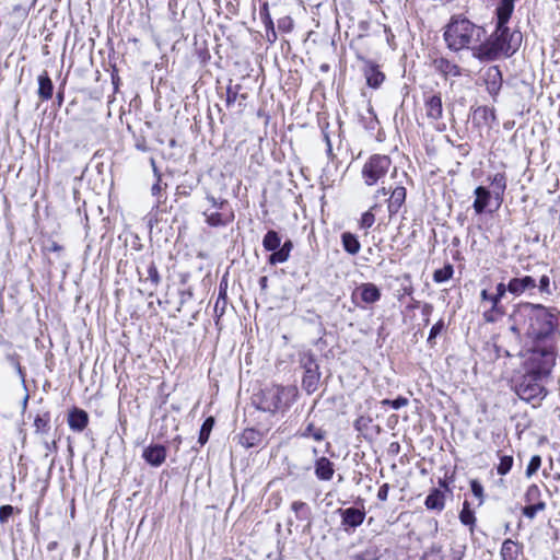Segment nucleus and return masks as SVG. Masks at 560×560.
Here are the masks:
<instances>
[{"label":"nucleus","instance_id":"obj_45","mask_svg":"<svg viewBox=\"0 0 560 560\" xmlns=\"http://www.w3.org/2000/svg\"><path fill=\"white\" fill-rule=\"evenodd\" d=\"M7 360L10 363V365L13 366L16 370V372H18L20 378H21V382L23 384H25V374H24V371H23V369L21 366V363H20V360H19V355H16V354H7Z\"/></svg>","mask_w":560,"mask_h":560},{"label":"nucleus","instance_id":"obj_20","mask_svg":"<svg viewBox=\"0 0 560 560\" xmlns=\"http://www.w3.org/2000/svg\"><path fill=\"white\" fill-rule=\"evenodd\" d=\"M476 198L472 203V208L477 214H481L485 212L488 207L493 192L483 186H478L474 191Z\"/></svg>","mask_w":560,"mask_h":560},{"label":"nucleus","instance_id":"obj_21","mask_svg":"<svg viewBox=\"0 0 560 560\" xmlns=\"http://www.w3.org/2000/svg\"><path fill=\"white\" fill-rule=\"evenodd\" d=\"M262 434L253 428L245 429L238 438V443L245 447H257L262 443Z\"/></svg>","mask_w":560,"mask_h":560},{"label":"nucleus","instance_id":"obj_39","mask_svg":"<svg viewBox=\"0 0 560 560\" xmlns=\"http://www.w3.org/2000/svg\"><path fill=\"white\" fill-rule=\"evenodd\" d=\"M453 266L447 264L443 268L436 269L433 273V280L436 283H442L450 280L453 276Z\"/></svg>","mask_w":560,"mask_h":560},{"label":"nucleus","instance_id":"obj_28","mask_svg":"<svg viewBox=\"0 0 560 560\" xmlns=\"http://www.w3.org/2000/svg\"><path fill=\"white\" fill-rule=\"evenodd\" d=\"M341 243L343 249L350 255H357L361 249V244L358 237L350 232L342 233Z\"/></svg>","mask_w":560,"mask_h":560},{"label":"nucleus","instance_id":"obj_25","mask_svg":"<svg viewBox=\"0 0 560 560\" xmlns=\"http://www.w3.org/2000/svg\"><path fill=\"white\" fill-rule=\"evenodd\" d=\"M428 510L441 512L445 506V493L440 489H433L428 494L424 501Z\"/></svg>","mask_w":560,"mask_h":560},{"label":"nucleus","instance_id":"obj_47","mask_svg":"<svg viewBox=\"0 0 560 560\" xmlns=\"http://www.w3.org/2000/svg\"><path fill=\"white\" fill-rule=\"evenodd\" d=\"M445 328V323L443 319L438 320L431 328L428 342L434 343V339L442 332V330Z\"/></svg>","mask_w":560,"mask_h":560},{"label":"nucleus","instance_id":"obj_26","mask_svg":"<svg viewBox=\"0 0 560 560\" xmlns=\"http://www.w3.org/2000/svg\"><path fill=\"white\" fill-rule=\"evenodd\" d=\"M320 380L319 368H314L311 372H304L302 387L307 394H313L318 388Z\"/></svg>","mask_w":560,"mask_h":560},{"label":"nucleus","instance_id":"obj_3","mask_svg":"<svg viewBox=\"0 0 560 560\" xmlns=\"http://www.w3.org/2000/svg\"><path fill=\"white\" fill-rule=\"evenodd\" d=\"M522 35L518 32H511L508 26L497 25L495 31L482 39L479 47L475 49V58L480 61H492L501 56L509 57L520 47Z\"/></svg>","mask_w":560,"mask_h":560},{"label":"nucleus","instance_id":"obj_8","mask_svg":"<svg viewBox=\"0 0 560 560\" xmlns=\"http://www.w3.org/2000/svg\"><path fill=\"white\" fill-rule=\"evenodd\" d=\"M545 376L525 372L516 385V394L526 401L542 400L547 395L542 381Z\"/></svg>","mask_w":560,"mask_h":560},{"label":"nucleus","instance_id":"obj_15","mask_svg":"<svg viewBox=\"0 0 560 560\" xmlns=\"http://www.w3.org/2000/svg\"><path fill=\"white\" fill-rule=\"evenodd\" d=\"M142 457L151 466L159 467L165 462L166 448L160 444L149 445L143 450Z\"/></svg>","mask_w":560,"mask_h":560},{"label":"nucleus","instance_id":"obj_42","mask_svg":"<svg viewBox=\"0 0 560 560\" xmlns=\"http://www.w3.org/2000/svg\"><path fill=\"white\" fill-rule=\"evenodd\" d=\"M376 208V205H374L373 207H371L370 210L365 211L362 215H361V219H360V222H359V225L361 229H364V230H368L370 229L374 222H375V215L374 213L372 212L373 209Z\"/></svg>","mask_w":560,"mask_h":560},{"label":"nucleus","instance_id":"obj_27","mask_svg":"<svg viewBox=\"0 0 560 560\" xmlns=\"http://www.w3.org/2000/svg\"><path fill=\"white\" fill-rule=\"evenodd\" d=\"M491 184L493 186V197L498 202V207L503 201L504 191L506 189V176L504 173H497L491 177Z\"/></svg>","mask_w":560,"mask_h":560},{"label":"nucleus","instance_id":"obj_48","mask_svg":"<svg viewBox=\"0 0 560 560\" xmlns=\"http://www.w3.org/2000/svg\"><path fill=\"white\" fill-rule=\"evenodd\" d=\"M470 489L472 494L479 500V505L483 503V487L482 485L477 480L472 479L470 481Z\"/></svg>","mask_w":560,"mask_h":560},{"label":"nucleus","instance_id":"obj_56","mask_svg":"<svg viewBox=\"0 0 560 560\" xmlns=\"http://www.w3.org/2000/svg\"><path fill=\"white\" fill-rule=\"evenodd\" d=\"M259 15H260L261 21L267 20L268 18H271V15H270V13H269V5H268V2H265V3L260 7Z\"/></svg>","mask_w":560,"mask_h":560},{"label":"nucleus","instance_id":"obj_30","mask_svg":"<svg viewBox=\"0 0 560 560\" xmlns=\"http://www.w3.org/2000/svg\"><path fill=\"white\" fill-rule=\"evenodd\" d=\"M520 552L518 545L511 539L503 541L501 556L503 560H516Z\"/></svg>","mask_w":560,"mask_h":560},{"label":"nucleus","instance_id":"obj_58","mask_svg":"<svg viewBox=\"0 0 560 560\" xmlns=\"http://www.w3.org/2000/svg\"><path fill=\"white\" fill-rule=\"evenodd\" d=\"M266 40L270 44H273L277 40L276 30L266 31Z\"/></svg>","mask_w":560,"mask_h":560},{"label":"nucleus","instance_id":"obj_37","mask_svg":"<svg viewBox=\"0 0 560 560\" xmlns=\"http://www.w3.org/2000/svg\"><path fill=\"white\" fill-rule=\"evenodd\" d=\"M524 500L526 503H539L544 502L541 500V491L539 487L535 483L527 487L526 492L524 494Z\"/></svg>","mask_w":560,"mask_h":560},{"label":"nucleus","instance_id":"obj_57","mask_svg":"<svg viewBox=\"0 0 560 560\" xmlns=\"http://www.w3.org/2000/svg\"><path fill=\"white\" fill-rule=\"evenodd\" d=\"M370 420L365 419L364 417H360L355 420L354 422V428L358 430V431H361L363 427L366 425V423L369 422Z\"/></svg>","mask_w":560,"mask_h":560},{"label":"nucleus","instance_id":"obj_13","mask_svg":"<svg viewBox=\"0 0 560 560\" xmlns=\"http://www.w3.org/2000/svg\"><path fill=\"white\" fill-rule=\"evenodd\" d=\"M423 105L427 118L432 122H438L443 117V104L440 92H424Z\"/></svg>","mask_w":560,"mask_h":560},{"label":"nucleus","instance_id":"obj_31","mask_svg":"<svg viewBox=\"0 0 560 560\" xmlns=\"http://www.w3.org/2000/svg\"><path fill=\"white\" fill-rule=\"evenodd\" d=\"M89 422L88 413L78 408H72V430L82 431Z\"/></svg>","mask_w":560,"mask_h":560},{"label":"nucleus","instance_id":"obj_14","mask_svg":"<svg viewBox=\"0 0 560 560\" xmlns=\"http://www.w3.org/2000/svg\"><path fill=\"white\" fill-rule=\"evenodd\" d=\"M485 84L490 95L494 97L499 94L502 86V73L498 66H491L486 70Z\"/></svg>","mask_w":560,"mask_h":560},{"label":"nucleus","instance_id":"obj_22","mask_svg":"<svg viewBox=\"0 0 560 560\" xmlns=\"http://www.w3.org/2000/svg\"><path fill=\"white\" fill-rule=\"evenodd\" d=\"M406 195V188L402 186H398L392 191L387 206L389 217L398 213L401 206L405 203Z\"/></svg>","mask_w":560,"mask_h":560},{"label":"nucleus","instance_id":"obj_23","mask_svg":"<svg viewBox=\"0 0 560 560\" xmlns=\"http://www.w3.org/2000/svg\"><path fill=\"white\" fill-rule=\"evenodd\" d=\"M514 11V0H500L497 9V25L506 26Z\"/></svg>","mask_w":560,"mask_h":560},{"label":"nucleus","instance_id":"obj_32","mask_svg":"<svg viewBox=\"0 0 560 560\" xmlns=\"http://www.w3.org/2000/svg\"><path fill=\"white\" fill-rule=\"evenodd\" d=\"M35 432L39 434L47 433L50 430V417L47 412L37 413L34 418Z\"/></svg>","mask_w":560,"mask_h":560},{"label":"nucleus","instance_id":"obj_52","mask_svg":"<svg viewBox=\"0 0 560 560\" xmlns=\"http://www.w3.org/2000/svg\"><path fill=\"white\" fill-rule=\"evenodd\" d=\"M152 164H153L154 174L156 176V183L152 186L151 194L153 196H159L161 190H162V187H161V175L159 174L158 168L154 166V161H152Z\"/></svg>","mask_w":560,"mask_h":560},{"label":"nucleus","instance_id":"obj_49","mask_svg":"<svg viewBox=\"0 0 560 560\" xmlns=\"http://www.w3.org/2000/svg\"><path fill=\"white\" fill-rule=\"evenodd\" d=\"M14 508L12 505L0 506V523L5 524L9 518L13 515Z\"/></svg>","mask_w":560,"mask_h":560},{"label":"nucleus","instance_id":"obj_5","mask_svg":"<svg viewBox=\"0 0 560 560\" xmlns=\"http://www.w3.org/2000/svg\"><path fill=\"white\" fill-rule=\"evenodd\" d=\"M296 397L298 388L295 386L271 384L256 394L253 401L261 411L283 413L292 406Z\"/></svg>","mask_w":560,"mask_h":560},{"label":"nucleus","instance_id":"obj_17","mask_svg":"<svg viewBox=\"0 0 560 560\" xmlns=\"http://www.w3.org/2000/svg\"><path fill=\"white\" fill-rule=\"evenodd\" d=\"M537 287L536 281L530 276H524L521 278H512L510 280V293L514 296H520L528 290H533Z\"/></svg>","mask_w":560,"mask_h":560},{"label":"nucleus","instance_id":"obj_38","mask_svg":"<svg viewBox=\"0 0 560 560\" xmlns=\"http://www.w3.org/2000/svg\"><path fill=\"white\" fill-rule=\"evenodd\" d=\"M213 425H214V419L212 417H209L203 421V423L200 428L199 438H198V441L201 445H203L208 442Z\"/></svg>","mask_w":560,"mask_h":560},{"label":"nucleus","instance_id":"obj_51","mask_svg":"<svg viewBox=\"0 0 560 560\" xmlns=\"http://www.w3.org/2000/svg\"><path fill=\"white\" fill-rule=\"evenodd\" d=\"M293 26V21L290 16H284L278 21V28L285 33L290 32Z\"/></svg>","mask_w":560,"mask_h":560},{"label":"nucleus","instance_id":"obj_1","mask_svg":"<svg viewBox=\"0 0 560 560\" xmlns=\"http://www.w3.org/2000/svg\"><path fill=\"white\" fill-rule=\"evenodd\" d=\"M560 313L556 308L541 304L521 303L510 315V330L521 338L525 335L527 342H556V329Z\"/></svg>","mask_w":560,"mask_h":560},{"label":"nucleus","instance_id":"obj_16","mask_svg":"<svg viewBox=\"0 0 560 560\" xmlns=\"http://www.w3.org/2000/svg\"><path fill=\"white\" fill-rule=\"evenodd\" d=\"M363 72L370 88L377 89L385 80V74L370 60H364Z\"/></svg>","mask_w":560,"mask_h":560},{"label":"nucleus","instance_id":"obj_6","mask_svg":"<svg viewBox=\"0 0 560 560\" xmlns=\"http://www.w3.org/2000/svg\"><path fill=\"white\" fill-rule=\"evenodd\" d=\"M206 200L208 207L203 209L202 215L209 226H226L233 222L234 212L226 199L215 198L213 195L207 194Z\"/></svg>","mask_w":560,"mask_h":560},{"label":"nucleus","instance_id":"obj_53","mask_svg":"<svg viewBox=\"0 0 560 560\" xmlns=\"http://www.w3.org/2000/svg\"><path fill=\"white\" fill-rule=\"evenodd\" d=\"M409 404V400L406 397L399 396L396 399H393L390 402V407L395 410H398Z\"/></svg>","mask_w":560,"mask_h":560},{"label":"nucleus","instance_id":"obj_62","mask_svg":"<svg viewBox=\"0 0 560 560\" xmlns=\"http://www.w3.org/2000/svg\"><path fill=\"white\" fill-rule=\"evenodd\" d=\"M482 306L485 307L482 314H486L492 310V303H486V304H482Z\"/></svg>","mask_w":560,"mask_h":560},{"label":"nucleus","instance_id":"obj_24","mask_svg":"<svg viewBox=\"0 0 560 560\" xmlns=\"http://www.w3.org/2000/svg\"><path fill=\"white\" fill-rule=\"evenodd\" d=\"M357 291L360 294L361 300L368 304L375 303L381 299L380 289L371 282L362 283L358 287Z\"/></svg>","mask_w":560,"mask_h":560},{"label":"nucleus","instance_id":"obj_33","mask_svg":"<svg viewBox=\"0 0 560 560\" xmlns=\"http://www.w3.org/2000/svg\"><path fill=\"white\" fill-rule=\"evenodd\" d=\"M291 510L300 521H307L311 517V508L302 501H294L291 504Z\"/></svg>","mask_w":560,"mask_h":560},{"label":"nucleus","instance_id":"obj_61","mask_svg":"<svg viewBox=\"0 0 560 560\" xmlns=\"http://www.w3.org/2000/svg\"><path fill=\"white\" fill-rule=\"evenodd\" d=\"M267 282H268V278L266 276H264L259 279V284H260L261 289L267 288Z\"/></svg>","mask_w":560,"mask_h":560},{"label":"nucleus","instance_id":"obj_60","mask_svg":"<svg viewBox=\"0 0 560 560\" xmlns=\"http://www.w3.org/2000/svg\"><path fill=\"white\" fill-rule=\"evenodd\" d=\"M385 195H387V189H386L385 187H382V188H380V189H377V190H376V192H375V196H374V197H375V198H378V197H381V196H385Z\"/></svg>","mask_w":560,"mask_h":560},{"label":"nucleus","instance_id":"obj_55","mask_svg":"<svg viewBox=\"0 0 560 560\" xmlns=\"http://www.w3.org/2000/svg\"><path fill=\"white\" fill-rule=\"evenodd\" d=\"M433 312V305L432 304H429V303H425L422 307V315L424 317V323L425 324H429L430 322V315L431 313Z\"/></svg>","mask_w":560,"mask_h":560},{"label":"nucleus","instance_id":"obj_35","mask_svg":"<svg viewBox=\"0 0 560 560\" xmlns=\"http://www.w3.org/2000/svg\"><path fill=\"white\" fill-rule=\"evenodd\" d=\"M459 521L462 522V524H464L466 526L472 527L475 525V522H476L475 513L470 509V504L468 501H464V503H463V509L459 513Z\"/></svg>","mask_w":560,"mask_h":560},{"label":"nucleus","instance_id":"obj_43","mask_svg":"<svg viewBox=\"0 0 560 560\" xmlns=\"http://www.w3.org/2000/svg\"><path fill=\"white\" fill-rule=\"evenodd\" d=\"M300 363L304 369V372H311L314 368H319L314 355L310 352L301 355Z\"/></svg>","mask_w":560,"mask_h":560},{"label":"nucleus","instance_id":"obj_18","mask_svg":"<svg viewBox=\"0 0 560 560\" xmlns=\"http://www.w3.org/2000/svg\"><path fill=\"white\" fill-rule=\"evenodd\" d=\"M314 469L316 478L322 481H329L335 474L334 463L324 456L315 460Z\"/></svg>","mask_w":560,"mask_h":560},{"label":"nucleus","instance_id":"obj_12","mask_svg":"<svg viewBox=\"0 0 560 560\" xmlns=\"http://www.w3.org/2000/svg\"><path fill=\"white\" fill-rule=\"evenodd\" d=\"M139 280L142 284L141 292L152 296L156 291L161 277L154 261H150L144 267H138Z\"/></svg>","mask_w":560,"mask_h":560},{"label":"nucleus","instance_id":"obj_29","mask_svg":"<svg viewBox=\"0 0 560 560\" xmlns=\"http://www.w3.org/2000/svg\"><path fill=\"white\" fill-rule=\"evenodd\" d=\"M52 82L46 72L38 77V95L43 101L49 100L52 96Z\"/></svg>","mask_w":560,"mask_h":560},{"label":"nucleus","instance_id":"obj_9","mask_svg":"<svg viewBox=\"0 0 560 560\" xmlns=\"http://www.w3.org/2000/svg\"><path fill=\"white\" fill-rule=\"evenodd\" d=\"M392 166V160L387 155L373 154L364 163L361 175L366 186H374L382 180Z\"/></svg>","mask_w":560,"mask_h":560},{"label":"nucleus","instance_id":"obj_54","mask_svg":"<svg viewBox=\"0 0 560 560\" xmlns=\"http://www.w3.org/2000/svg\"><path fill=\"white\" fill-rule=\"evenodd\" d=\"M388 492H389V485L388 483L382 485L377 491V499L383 502L386 501L388 498Z\"/></svg>","mask_w":560,"mask_h":560},{"label":"nucleus","instance_id":"obj_4","mask_svg":"<svg viewBox=\"0 0 560 560\" xmlns=\"http://www.w3.org/2000/svg\"><path fill=\"white\" fill-rule=\"evenodd\" d=\"M523 354L525 372L548 377L556 364V342H527Z\"/></svg>","mask_w":560,"mask_h":560},{"label":"nucleus","instance_id":"obj_2","mask_svg":"<svg viewBox=\"0 0 560 560\" xmlns=\"http://www.w3.org/2000/svg\"><path fill=\"white\" fill-rule=\"evenodd\" d=\"M486 36L483 27L474 24L466 18H453L446 25L443 37L446 47L455 52L464 49L471 50L475 58V49L479 47Z\"/></svg>","mask_w":560,"mask_h":560},{"label":"nucleus","instance_id":"obj_11","mask_svg":"<svg viewBox=\"0 0 560 560\" xmlns=\"http://www.w3.org/2000/svg\"><path fill=\"white\" fill-rule=\"evenodd\" d=\"M431 68L438 73L443 80L450 82V85L453 86L456 78L466 75L468 70L460 67L454 60L448 59L445 56L436 55L431 58Z\"/></svg>","mask_w":560,"mask_h":560},{"label":"nucleus","instance_id":"obj_44","mask_svg":"<svg viewBox=\"0 0 560 560\" xmlns=\"http://www.w3.org/2000/svg\"><path fill=\"white\" fill-rule=\"evenodd\" d=\"M540 466H541V457L539 455L532 456V458L527 465L526 471H525L526 477L529 478L534 474H536L537 470L540 468Z\"/></svg>","mask_w":560,"mask_h":560},{"label":"nucleus","instance_id":"obj_50","mask_svg":"<svg viewBox=\"0 0 560 560\" xmlns=\"http://www.w3.org/2000/svg\"><path fill=\"white\" fill-rule=\"evenodd\" d=\"M539 291L545 294H551L550 290V278L546 275L541 276L539 279Z\"/></svg>","mask_w":560,"mask_h":560},{"label":"nucleus","instance_id":"obj_40","mask_svg":"<svg viewBox=\"0 0 560 560\" xmlns=\"http://www.w3.org/2000/svg\"><path fill=\"white\" fill-rule=\"evenodd\" d=\"M546 510V503L539 502V503H527L526 506L522 509V513L524 516H526L529 520L535 518L538 512H541Z\"/></svg>","mask_w":560,"mask_h":560},{"label":"nucleus","instance_id":"obj_59","mask_svg":"<svg viewBox=\"0 0 560 560\" xmlns=\"http://www.w3.org/2000/svg\"><path fill=\"white\" fill-rule=\"evenodd\" d=\"M261 22H262L266 31L275 30V24H273V21L271 18H268L267 20H264Z\"/></svg>","mask_w":560,"mask_h":560},{"label":"nucleus","instance_id":"obj_10","mask_svg":"<svg viewBox=\"0 0 560 560\" xmlns=\"http://www.w3.org/2000/svg\"><path fill=\"white\" fill-rule=\"evenodd\" d=\"M262 246L267 252H272L269 256V264L277 265L285 262L290 253L293 248V244L290 240L285 241L281 245V237L278 232L270 230L268 231L262 240Z\"/></svg>","mask_w":560,"mask_h":560},{"label":"nucleus","instance_id":"obj_46","mask_svg":"<svg viewBox=\"0 0 560 560\" xmlns=\"http://www.w3.org/2000/svg\"><path fill=\"white\" fill-rule=\"evenodd\" d=\"M241 90V85H229L226 88V105L228 107H231L238 97V92Z\"/></svg>","mask_w":560,"mask_h":560},{"label":"nucleus","instance_id":"obj_64","mask_svg":"<svg viewBox=\"0 0 560 560\" xmlns=\"http://www.w3.org/2000/svg\"><path fill=\"white\" fill-rule=\"evenodd\" d=\"M390 402H392V399H383V400L381 401V404H382L383 406H390Z\"/></svg>","mask_w":560,"mask_h":560},{"label":"nucleus","instance_id":"obj_7","mask_svg":"<svg viewBox=\"0 0 560 560\" xmlns=\"http://www.w3.org/2000/svg\"><path fill=\"white\" fill-rule=\"evenodd\" d=\"M506 292L510 293V281L505 284L500 282L495 287V292L491 293L488 290L480 292L481 304L492 303V310L486 314H482L485 323L493 324L499 322L505 315V307L501 301L505 296Z\"/></svg>","mask_w":560,"mask_h":560},{"label":"nucleus","instance_id":"obj_34","mask_svg":"<svg viewBox=\"0 0 560 560\" xmlns=\"http://www.w3.org/2000/svg\"><path fill=\"white\" fill-rule=\"evenodd\" d=\"M226 304H228L226 285L223 287V284L220 283L218 299L214 304V313L218 317H221L224 314Z\"/></svg>","mask_w":560,"mask_h":560},{"label":"nucleus","instance_id":"obj_19","mask_svg":"<svg viewBox=\"0 0 560 560\" xmlns=\"http://www.w3.org/2000/svg\"><path fill=\"white\" fill-rule=\"evenodd\" d=\"M339 512L342 518V525L345 526L355 528L360 526L365 518V512L357 508L340 509Z\"/></svg>","mask_w":560,"mask_h":560},{"label":"nucleus","instance_id":"obj_41","mask_svg":"<svg viewBox=\"0 0 560 560\" xmlns=\"http://www.w3.org/2000/svg\"><path fill=\"white\" fill-rule=\"evenodd\" d=\"M513 457L510 455H502L500 456L499 465L497 466V471L501 476H505L513 466Z\"/></svg>","mask_w":560,"mask_h":560},{"label":"nucleus","instance_id":"obj_36","mask_svg":"<svg viewBox=\"0 0 560 560\" xmlns=\"http://www.w3.org/2000/svg\"><path fill=\"white\" fill-rule=\"evenodd\" d=\"M302 438H312L315 441H323L326 436L325 430L316 428L313 423H308L306 428L301 432Z\"/></svg>","mask_w":560,"mask_h":560},{"label":"nucleus","instance_id":"obj_63","mask_svg":"<svg viewBox=\"0 0 560 560\" xmlns=\"http://www.w3.org/2000/svg\"><path fill=\"white\" fill-rule=\"evenodd\" d=\"M325 140H326L327 147H328L327 151L330 153L331 152V144H330L329 137L327 135L325 136Z\"/></svg>","mask_w":560,"mask_h":560}]
</instances>
